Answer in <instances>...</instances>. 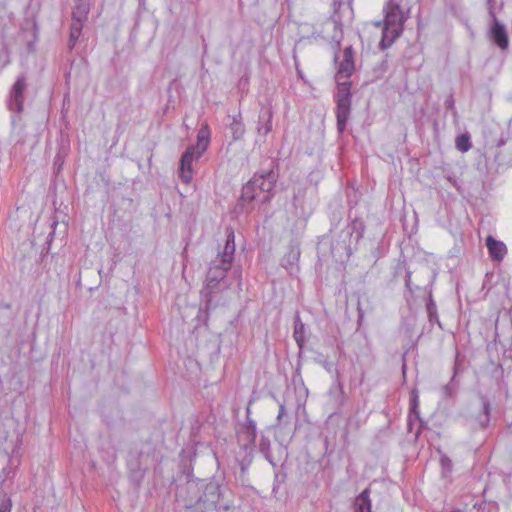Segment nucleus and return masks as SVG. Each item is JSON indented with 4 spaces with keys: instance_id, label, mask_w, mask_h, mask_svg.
I'll list each match as a JSON object with an SVG mask.
<instances>
[{
    "instance_id": "f257e3e1",
    "label": "nucleus",
    "mask_w": 512,
    "mask_h": 512,
    "mask_svg": "<svg viewBox=\"0 0 512 512\" xmlns=\"http://www.w3.org/2000/svg\"><path fill=\"white\" fill-rule=\"evenodd\" d=\"M219 261L213 260L208 268L206 275L205 286L202 290V296L205 299L206 307L209 309L214 307L213 296L229 288L230 284L227 281L226 274L230 269Z\"/></svg>"
},
{
    "instance_id": "f03ea898",
    "label": "nucleus",
    "mask_w": 512,
    "mask_h": 512,
    "mask_svg": "<svg viewBox=\"0 0 512 512\" xmlns=\"http://www.w3.org/2000/svg\"><path fill=\"white\" fill-rule=\"evenodd\" d=\"M209 135L210 133L207 126L200 129L197 135L196 145L189 146L181 156L179 177L183 183L188 184L191 182L193 178V161L198 160L207 150L209 145Z\"/></svg>"
},
{
    "instance_id": "7ed1b4c3",
    "label": "nucleus",
    "mask_w": 512,
    "mask_h": 512,
    "mask_svg": "<svg viewBox=\"0 0 512 512\" xmlns=\"http://www.w3.org/2000/svg\"><path fill=\"white\" fill-rule=\"evenodd\" d=\"M185 489L187 492L194 494L189 498L190 505H197L198 508L202 506L205 509L214 507L220 498V487L216 482L211 481L204 483L203 481H188L185 485Z\"/></svg>"
},
{
    "instance_id": "20e7f679",
    "label": "nucleus",
    "mask_w": 512,
    "mask_h": 512,
    "mask_svg": "<svg viewBox=\"0 0 512 512\" xmlns=\"http://www.w3.org/2000/svg\"><path fill=\"white\" fill-rule=\"evenodd\" d=\"M338 83V91L336 95V118H337V130L341 134L346 129V124L349 119L351 110V82L336 80Z\"/></svg>"
},
{
    "instance_id": "39448f33",
    "label": "nucleus",
    "mask_w": 512,
    "mask_h": 512,
    "mask_svg": "<svg viewBox=\"0 0 512 512\" xmlns=\"http://www.w3.org/2000/svg\"><path fill=\"white\" fill-rule=\"evenodd\" d=\"M268 168L262 169L256 173L253 177H259L260 181L257 185L259 193H263V202H268L271 199L270 192L274 189L278 175L274 171L276 163L273 159L268 160Z\"/></svg>"
},
{
    "instance_id": "423d86ee",
    "label": "nucleus",
    "mask_w": 512,
    "mask_h": 512,
    "mask_svg": "<svg viewBox=\"0 0 512 512\" xmlns=\"http://www.w3.org/2000/svg\"><path fill=\"white\" fill-rule=\"evenodd\" d=\"M385 19L392 24L403 25L410 18L411 5L386 3L383 8Z\"/></svg>"
},
{
    "instance_id": "0eeeda50",
    "label": "nucleus",
    "mask_w": 512,
    "mask_h": 512,
    "mask_svg": "<svg viewBox=\"0 0 512 512\" xmlns=\"http://www.w3.org/2000/svg\"><path fill=\"white\" fill-rule=\"evenodd\" d=\"M27 83L24 75L18 76L16 82L13 84L8 107L11 111L20 113L23 110L24 91L26 90Z\"/></svg>"
},
{
    "instance_id": "6e6552de",
    "label": "nucleus",
    "mask_w": 512,
    "mask_h": 512,
    "mask_svg": "<svg viewBox=\"0 0 512 512\" xmlns=\"http://www.w3.org/2000/svg\"><path fill=\"white\" fill-rule=\"evenodd\" d=\"M382 24V38L379 43V46L382 50H385L392 46L396 39H398L401 36L404 30V26L400 24L392 25L385 18L383 22L379 21L376 23L377 26H380Z\"/></svg>"
},
{
    "instance_id": "1a4fd4ad",
    "label": "nucleus",
    "mask_w": 512,
    "mask_h": 512,
    "mask_svg": "<svg viewBox=\"0 0 512 512\" xmlns=\"http://www.w3.org/2000/svg\"><path fill=\"white\" fill-rule=\"evenodd\" d=\"M354 69V50L352 46H347L343 51V58L338 64L336 80L348 79Z\"/></svg>"
},
{
    "instance_id": "9d476101",
    "label": "nucleus",
    "mask_w": 512,
    "mask_h": 512,
    "mask_svg": "<svg viewBox=\"0 0 512 512\" xmlns=\"http://www.w3.org/2000/svg\"><path fill=\"white\" fill-rule=\"evenodd\" d=\"M235 235L232 228H227L226 230V243L225 246L220 252L217 257L216 261H219V263H223L226 266H230L232 264V261L234 259V253H235Z\"/></svg>"
},
{
    "instance_id": "9b49d317",
    "label": "nucleus",
    "mask_w": 512,
    "mask_h": 512,
    "mask_svg": "<svg viewBox=\"0 0 512 512\" xmlns=\"http://www.w3.org/2000/svg\"><path fill=\"white\" fill-rule=\"evenodd\" d=\"M492 15H494L491 12ZM491 38L493 42L502 50H505L509 46L508 34L505 26L493 16V26L491 28Z\"/></svg>"
},
{
    "instance_id": "f8f14e48",
    "label": "nucleus",
    "mask_w": 512,
    "mask_h": 512,
    "mask_svg": "<svg viewBox=\"0 0 512 512\" xmlns=\"http://www.w3.org/2000/svg\"><path fill=\"white\" fill-rule=\"evenodd\" d=\"M327 430L334 434V438L337 435V428L340 429V439L343 444L348 442V428L346 425L343 426V419L337 413L329 415L326 421Z\"/></svg>"
},
{
    "instance_id": "ddd939ff",
    "label": "nucleus",
    "mask_w": 512,
    "mask_h": 512,
    "mask_svg": "<svg viewBox=\"0 0 512 512\" xmlns=\"http://www.w3.org/2000/svg\"><path fill=\"white\" fill-rule=\"evenodd\" d=\"M486 246L493 261H502L507 253L506 245L502 241L494 239L492 236L487 237Z\"/></svg>"
},
{
    "instance_id": "4468645a",
    "label": "nucleus",
    "mask_w": 512,
    "mask_h": 512,
    "mask_svg": "<svg viewBox=\"0 0 512 512\" xmlns=\"http://www.w3.org/2000/svg\"><path fill=\"white\" fill-rule=\"evenodd\" d=\"M260 181L259 177H253L247 184L242 188L240 200L242 202H251L259 197V191L257 185Z\"/></svg>"
},
{
    "instance_id": "2eb2a0df",
    "label": "nucleus",
    "mask_w": 512,
    "mask_h": 512,
    "mask_svg": "<svg viewBox=\"0 0 512 512\" xmlns=\"http://www.w3.org/2000/svg\"><path fill=\"white\" fill-rule=\"evenodd\" d=\"M363 230L364 226L362 222L358 220L353 221L350 226H347V228L342 231L344 239L342 240V243L337 242V247H339L340 249L348 250L349 243H347V239H349L352 236L354 231H358L357 238L362 237Z\"/></svg>"
},
{
    "instance_id": "dca6fc26",
    "label": "nucleus",
    "mask_w": 512,
    "mask_h": 512,
    "mask_svg": "<svg viewBox=\"0 0 512 512\" xmlns=\"http://www.w3.org/2000/svg\"><path fill=\"white\" fill-rule=\"evenodd\" d=\"M329 396L336 408H341L345 403V393L343 390V385L339 380V376L337 375L335 383L331 386L329 390Z\"/></svg>"
},
{
    "instance_id": "f3484780",
    "label": "nucleus",
    "mask_w": 512,
    "mask_h": 512,
    "mask_svg": "<svg viewBox=\"0 0 512 512\" xmlns=\"http://www.w3.org/2000/svg\"><path fill=\"white\" fill-rule=\"evenodd\" d=\"M90 11L89 0H75L72 10V19L86 22Z\"/></svg>"
},
{
    "instance_id": "a211bd4d",
    "label": "nucleus",
    "mask_w": 512,
    "mask_h": 512,
    "mask_svg": "<svg viewBox=\"0 0 512 512\" xmlns=\"http://www.w3.org/2000/svg\"><path fill=\"white\" fill-rule=\"evenodd\" d=\"M300 258V251L297 248H290L288 253L282 258L281 265L290 273L297 270V264Z\"/></svg>"
},
{
    "instance_id": "6ab92c4d",
    "label": "nucleus",
    "mask_w": 512,
    "mask_h": 512,
    "mask_svg": "<svg viewBox=\"0 0 512 512\" xmlns=\"http://www.w3.org/2000/svg\"><path fill=\"white\" fill-rule=\"evenodd\" d=\"M356 512H371L370 490L364 489L354 500Z\"/></svg>"
},
{
    "instance_id": "aec40b11",
    "label": "nucleus",
    "mask_w": 512,
    "mask_h": 512,
    "mask_svg": "<svg viewBox=\"0 0 512 512\" xmlns=\"http://www.w3.org/2000/svg\"><path fill=\"white\" fill-rule=\"evenodd\" d=\"M84 23L85 22H83V21H78V20L72 19V23L70 26L69 41H68V46L70 49H73L75 47L77 40L79 39V37L82 33Z\"/></svg>"
},
{
    "instance_id": "412c9836",
    "label": "nucleus",
    "mask_w": 512,
    "mask_h": 512,
    "mask_svg": "<svg viewBox=\"0 0 512 512\" xmlns=\"http://www.w3.org/2000/svg\"><path fill=\"white\" fill-rule=\"evenodd\" d=\"M293 337L300 349H303L305 345V326L302 323L299 316H296L294 320V332Z\"/></svg>"
},
{
    "instance_id": "4be33fe9",
    "label": "nucleus",
    "mask_w": 512,
    "mask_h": 512,
    "mask_svg": "<svg viewBox=\"0 0 512 512\" xmlns=\"http://www.w3.org/2000/svg\"><path fill=\"white\" fill-rule=\"evenodd\" d=\"M272 111L267 108L263 110L259 116L260 121H265L264 125L258 126V133L266 136L272 130Z\"/></svg>"
},
{
    "instance_id": "5701e85b",
    "label": "nucleus",
    "mask_w": 512,
    "mask_h": 512,
    "mask_svg": "<svg viewBox=\"0 0 512 512\" xmlns=\"http://www.w3.org/2000/svg\"><path fill=\"white\" fill-rule=\"evenodd\" d=\"M230 129L232 131V136L234 140H239L243 137L245 133V128L242 123L241 115L233 116L232 122L230 124Z\"/></svg>"
},
{
    "instance_id": "b1692460",
    "label": "nucleus",
    "mask_w": 512,
    "mask_h": 512,
    "mask_svg": "<svg viewBox=\"0 0 512 512\" xmlns=\"http://www.w3.org/2000/svg\"><path fill=\"white\" fill-rule=\"evenodd\" d=\"M470 139L471 137L469 133L459 135L455 140V146L457 150H459L462 153L469 151L472 147Z\"/></svg>"
},
{
    "instance_id": "393cba45",
    "label": "nucleus",
    "mask_w": 512,
    "mask_h": 512,
    "mask_svg": "<svg viewBox=\"0 0 512 512\" xmlns=\"http://www.w3.org/2000/svg\"><path fill=\"white\" fill-rule=\"evenodd\" d=\"M244 433L246 434L248 442L254 444L257 437V428L255 421L251 420L249 417H247Z\"/></svg>"
},
{
    "instance_id": "a878e982",
    "label": "nucleus",
    "mask_w": 512,
    "mask_h": 512,
    "mask_svg": "<svg viewBox=\"0 0 512 512\" xmlns=\"http://www.w3.org/2000/svg\"><path fill=\"white\" fill-rule=\"evenodd\" d=\"M13 124V132L12 136L16 144H23L25 143V135L23 133L24 126L21 124H16L15 119L12 120Z\"/></svg>"
},
{
    "instance_id": "bb28decb",
    "label": "nucleus",
    "mask_w": 512,
    "mask_h": 512,
    "mask_svg": "<svg viewBox=\"0 0 512 512\" xmlns=\"http://www.w3.org/2000/svg\"><path fill=\"white\" fill-rule=\"evenodd\" d=\"M490 403L486 399H482V413L480 414V426L485 428L489 423Z\"/></svg>"
},
{
    "instance_id": "cd10ccee",
    "label": "nucleus",
    "mask_w": 512,
    "mask_h": 512,
    "mask_svg": "<svg viewBox=\"0 0 512 512\" xmlns=\"http://www.w3.org/2000/svg\"><path fill=\"white\" fill-rule=\"evenodd\" d=\"M426 310H427V314L429 317V321L430 322L436 321L438 323V325L441 326L439 319H438V315H437V307H436L435 302L432 299V296L429 297V300L426 304Z\"/></svg>"
},
{
    "instance_id": "c85d7f7f",
    "label": "nucleus",
    "mask_w": 512,
    "mask_h": 512,
    "mask_svg": "<svg viewBox=\"0 0 512 512\" xmlns=\"http://www.w3.org/2000/svg\"><path fill=\"white\" fill-rule=\"evenodd\" d=\"M444 106L446 108V110L450 111L454 117V119H457L458 118V113H457V110L455 108V100H454V97H453V94H449L448 97L446 98L445 102H444Z\"/></svg>"
},
{
    "instance_id": "c756f323",
    "label": "nucleus",
    "mask_w": 512,
    "mask_h": 512,
    "mask_svg": "<svg viewBox=\"0 0 512 512\" xmlns=\"http://www.w3.org/2000/svg\"><path fill=\"white\" fill-rule=\"evenodd\" d=\"M277 425L287 424L288 423V414L286 412L285 405L283 403L279 404V413L277 415Z\"/></svg>"
},
{
    "instance_id": "7c9ffc66",
    "label": "nucleus",
    "mask_w": 512,
    "mask_h": 512,
    "mask_svg": "<svg viewBox=\"0 0 512 512\" xmlns=\"http://www.w3.org/2000/svg\"><path fill=\"white\" fill-rule=\"evenodd\" d=\"M12 502L9 498H3L0 503V512H11Z\"/></svg>"
},
{
    "instance_id": "2f4dec72",
    "label": "nucleus",
    "mask_w": 512,
    "mask_h": 512,
    "mask_svg": "<svg viewBox=\"0 0 512 512\" xmlns=\"http://www.w3.org/2000/svg\"><path fill=\"white\" fill-rule=\"evenodd\" d=\"M454 391H455V384L453 383V379H452L448 384H446L443 387V392L446 397H450V396H452Z\"/></svg>"
},
{
    "instance_id": "473e14b6",
    "label": "nucleus",
    "mask_w": 512,
    "mask_h": 512,
    "mask_svg": "<svg viewBox=\"0 0 512 512\" xmlns=\"http://www.w3.org/2000/svg\"><path fill=\"white\" fill-rule=\"evenodd\" d=\"M143 477H144V471H142V470L134 471L131 474V479L136 482L137 486L140 484Z\"/></svg>"
},
{
    "instance_id": "72a5a7b5",
    "label": "nucleus",
    "mask_w": 512,
    "mask_h": 512,
    "mask_svg": "<svg viewBox=\"0 0 512 512\" xmlns=\"http://www.w3.org/2000/svg\"><path fill=\"white\" fill-rule=\"evenodd\" d=\"M405 285H406V288L410 292H412V288H411V272L410 271H407V273H406Z\"/></svg>"
},
{
    "instance_id": "f704fd0d",
    "label": "nucleus",
    "mask_w": 512,
    "mask_h": 512,
    "mask_svg": "<svg viewBox=\"0 0 512 512\" xmlns=\"http://www.w3.org/2000/svg\"><path fill=\"white\" fill-rule=\"evenodd\" d=\"M387 3L390 4H405V5H411V0H388Z\"/></svg>"
},
{
    "instance_id": "c9c22d12",
    "label": "nucleus",
    "mask_w": 512,
    "mask_h": 512,
    "mask_svg": "<svg viewBox=\"0 0 512 512\" xmlns=\"http://www.w3.org/2000/svg\"><path fill=\"white\" fill-rule=\"evenodd\" d=\"M249 464H250V461H248L247 463H245L244 461L241 462L240 465H241L242 473H244L246 471V469L248 468Z\"/></svg>"
},
{
    "instance_id": "e433bc0d",
    "label": "nucleus",
    "mask_w": 512,
    "mask_h": 512,
    "mask_svg": "<svg viewBox=\"0 0 512 512\" xmlns=\"http://www.w3.org/2000/svg\"><path fill=\"white\" fill-rule=\"evenodd\" d=\"M268 444H269L268 440L263 438L261 443H260V446H261L262 449H264L266 447V445H268Z\"/></svg>"
},
{
    "instance_id": "4c0bfd02",
    "label": "nucleus",
    "mask_w": 512,
    "mask_h": 512,
    "mask_svg": "<svg viewBox=\"0 0 512 512\" xmlns=\"http://www.w3.org/2000/svg\"><path fill=\"white\" fill-rule=\"evenodd\" d=\"M333 39H335L336 42L335 48L338 49L340 46V38L336 39V36H333Z\"/></svg>"
},
{
    "instance_id": "58836bf2",
    "label": "nucleus",
    "mask_w": 512,
    "mask_h": 512,
    "mask_svg": "<svg viewBox=\"0 0 512 512\" xmlns=\"http://www.w3.org/2000/svg\"><path fill=\"white\" fill-rule=\"evenodd\" d=\"M358 312H359V319H362L363 318V311L360 307V305L358 304Z\"/></svg>"
},
{
    "instance_id": "ea45409f",
    "label": "nucleus",
    "mask_w": 512,
    "mask_h": 512,
    "mask_svg": "<svg viewBox=\"0 0 512 512\" xmlns=\"http://www.w3.org/2000/svg\"><path fill=\"white\" fill-rule=\"evenodd\" d=\"M338 58H339L338 53H337V52H335V55H334V61H335V62H337V61H338Z\"/></svg>"
},
{
    "instance_id": "a19ab883",
    "label": "nucleus",
    "mask_w": 512,
    "mask_h": 512,
    "mask_svg": "<svg viewBox=\"0 0 512 512\" xmlns=\"http://www.w3.org/2000/svg\"><path fill=\"white\" fill-rule=\"evenodd\" d=\"M494 0H487L488 4L490 5V8L492 9V3Z\"/></svg>"
},
{
    "instance_id": "79ce46f5",
    "label": "nucleus",
    "mask_w": 512,
    "mask_h": 512,
    "mask_svg": "<svg viewBox=\"0 0 512 512\" xmlns=\"http://www.w3.org/2000/svg\"><path fill=\"white\" fill-rule=\"evenodd\" d=\"M338 28H339L338 23H335V24H334V29H335V30H338Z\"/></svg>"
},
{
    "instance_id": "37998d69",
    "label": "nucleus",
    "mask_w": 512,
    "mask_h": 512,
    "mask_svg": "<svg viewBox=\"0 0 512 512\" xmlns=\"http://www.w3.org/2000/svg\"><path fill=\"white\" fill-rule=\"evenodd\" d=\"M246 413H247V416L250 414V408L249 407H247Z\"/></svg>"
},
{
    "instance_id": "c03bdc74",
    "label": "nucleus",
    "mask_w": 512,
    "mask_h": 512,
    "mask_svg": "<svg viewBox=\"0 0 512 512\" xmlns=\"http://www.w3.org/2000/svg\"><path fill=\"white\" fill-rule=\"evenodd\" d=\"M328 442H329V438H328V436H327V437L325 438V443H326V445H328Z\"/></svg>"
},
{
    "instance_id": "a18cd8bd",
    "label": "nucleus",
    "mask_w": 512,
    "mask_h": 512,
    "mask_svg": "<svg viewBox=\"0 0 512 512\" xmlns=\"http://www.w3.org/2000/svg\"><path fill=\"white\" fill-rule=\"evenodd\" d=\"M503 144H504V141H502V140H501V141L498 143V146H501V145H503Z\"/></svg>"
}]
</instances>
